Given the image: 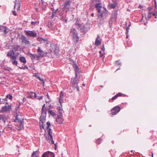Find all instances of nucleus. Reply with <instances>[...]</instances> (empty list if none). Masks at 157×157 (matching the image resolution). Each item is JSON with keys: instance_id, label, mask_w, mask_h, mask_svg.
I'll return each instance as SVG.
<instances>
[{"instance_id": "1", "label": "nucleus", "mask_w": 157, "mask_h": 157, "mask_svg": "<svg viewBox=\"0 0 157 157\" xmlns=\"http://www.w3.org/2000/svg\"><path fill=\"white\" fill-rule=\"evenodd\" d=\"M51 125L50 123L49 122H47V125L46 128L47 129L49 136L48 137V140H49V142L52 144H54V141L53 140V137L52 135V131L50 128V127Z\"/></svg>"}, {"instance_id": "2", "label": "nucleus", "mask_w": 157, "mask_h": 157, "mask_svg": "<svg viewBox=\"0 0 157 157\" xmlns=\"http://www.w3.org/2000/svg\"><path fill=\"white\" fill-rule=\"evenodd\" d=\"M70 35L72 37V39L74 43L76 44L78 42L79 40V38L78 35V33L76 30L75 29H71Z\"/></svg>"}, {"instance_id": "3", "label": "nucleus", "mask_w": 157, "mask_h": 157, "mask_svg": "<svg viewBox=\"0 0 157 157\" xmlns=\"http://www.w3.org/2000/svg\"><path fill=\"white\" fill-rule=\"evenodd\" d=\"M25 32L26 35L30 37H35L37 36V33L34 30H25Z\"/></svg>"}, {"instance_id": "4", "label": "nucleus", "mask_w": 157, "mask_h": 157, "mask_svg": "<svg viewBox=\"0 0 157 157\" xmlns=\"http://www.w3.org/2000/svg\"><path fill=\"white\" fill-rule=\"evenodd\" d=\"M147 9L148 10V15L147 17H145L147 20H148L151 18V16L154 15V12H153V8L151 7H148L147 8Z\"/></svg>"}, {"instance_id": "5", "label": "nucleus", "mask_w": 157, "mask_h": 157, "mask_svg": "<svg viewBox=\"0 0 157 157\" xmlns=\"http://www.w3.org/2000/svg\"><path fill=\"white\" fill-rule=\"evenodd\" d=\"M37 52L38 56H40V57H43L46 56L47 53L44 51L40 47H38L37 49Z\"/></svg>"}, {"instance_id": "6", "label": "nucleus", "mask_w": 157, "mask_h": 157, "mask_svg": "<svg viewBox=\"0 0 157 157\" xmlns=\"http://www.w3.org/2000/svg\"><path fill=\"white\" fill-rule=\"evenodd\" d=\"M120 110V107L119 106L114 107L111 110V114L115 115L118 113Z\"/></svg>"}, {"instance_id": "7", "label": "nucleus", "mask_w": 157, "mask_h": 157, "mask_svg": "<svg viewBox=\"0 0 157 157\" xmlns=\"http://www.w3.org/2000/svg\"><path fill=\"white\" fill-rule=\"evenodd\" d=\"M59 48L57 46L56 44L52 43L50 45V50L52 51H53L55 53H58Z\"/></svg>"}, {"instance_id": "8", "label": "nucleus", "mask_w": 157, "mask_h": 157, "mask_svg": "<svg viewBox=\"0 0 157 157\" xmlns=\"http://www.w3.org/2000/svg\"><path fill=\"white\" fill-rule=\"evenodd\" d=\"M21 39L23 44L25 45H29L30 44V41L24 35H22L21 37Z\"/></svg>"}, {"instance_id": "9", "label": "nucleus", "mask_w": 157, "mask_h": 157, "mask_svg": "<svg viewBox=\"0 0 157 157\" xmlns=\"http://www.w3.org/2000/svg\"><path fill=\"white\" fill-rule=\"evenodd\" d=\"M72 83L73 84L74 87L76 88L78 91H79V87L78 85V82L76 78H74L71 79Z\"/></svg>"}, {"instance_id": "10", "label": "nucleus", "mask_w": 157, "mask_h": 157, "mask_svg": "<svg viewBox=\"0 0 157 157\" xmlns=\"http://www.w3.org/2000/svg\"><path fill=\"white\" fill-rule=\"evenodd\" d=\"M9 31L8 29L5 26H2L0 28V33L1 34H5Z\"/></svg>"}, {"instance_id": "11", "label": "nucleus", "mask_w": 157, "mask_h": 157, "mask_svg": "<svg viewBox=\"0 0 157 157\" xmlns=\"http://www.w3.org/2000/svg\"><path fill=\"white\" fill-rule=\"evenodd\" d=\"M15 5L14 6V9H16L17 11L19 10L21 6V2L19 0L18 1L16 0L14 2Z\"/></svg>"}, {"instance_id": "12", "label": "nucleus", "mask_w": 157, "mask_h": 157, "mask_svg": "<svg viewBox=\"0 0 157 157\" xmlns=\"http://www.w3.org/2000/svg\"><path fill=\"white\" fill-rule=\"evenodd\" d=\"M12 106L11 105H8L7 106L5 105L2 107V109L3 110L5 111L9 112L12 110Z\"/></svg>"}, {"instance_id": "13", "label": "nucleus", "mask_w": 157, "mask_h": 157, "mask_svg": "<svg viewBox=\"0 0 157 157\" xmlns=\"http://www.w3.org/2000/svg\"><path fill=\"white\" fill-rule=\"evenodd\" d=\"M29 56L31 57L32 60H38L40 58V56L37 55L36 54H32L31 53L29 54Z\"/></svg>"}, {"instance_id": "14", "label": "nucleus", "mask_w": 157, "mask_h": 157, "mask_svg": "<svg viewBox=\"0 0 157 157\" xmlns=\"http://www.w3.org/2000/svg\"><path fill=\"white\" fill-rule=\"evenodd\" d=\"M124 95V94H123L121 93H118L115 96L112 97L111 99H110L109 101L110 102H112V101H111V100L113 101L117 99L118 97L122 96Z\"/></svg>"}, {"instance_id": "15", "label": "nucleus", "mask_w": 157, "mask_h": 157, "mask_svg": "<svg viewBox=\"0 0 157 157\" xmlns=\"http://www.w3.org/2000/svg\"><path fill=\"white\" fill-rule=\"evenodd\" d=\"M71 2L69 0H67L64 3V8L69 10L71 8Z\"/></svg>"}, {"instance_id": "16", "label": "nucleus", "mask_w": 157, "mask_h": 157, "mask_svg": "<svg viewBox=\"0 0 157 157\" xmlns=\"http://www.w3.org/2000/svg\"><path fill=\"white\" fill-rule=\"evenodd\" d=\"M37 40L40 42V43L48 44V40L46 39H43L42 37H38Z\"/></svg>"}, {"instance_id": "17", "label": "nucleus", "mask_w": 157, "mask_h": 157, "mask_svg": "<svg viewBox=\"0 0 157 157\" xmlns=\"http://www.w3.org/2000/svg\"><path fill=\"white\" fill-rule=\"evenodd\" d=\"M63 94L62 92H61L59 99V102L60 104L61 107H62V103L63 102Z\"/></svg>"}, {"instance_id": "18", "label": "nucleus", "mask_w": 157, "mask_h": 157, "mask_svg": "<svg viewBox=\"0 0 157 157\" xmlns=\"http://www.w3.org/2000/svg\"><path fill=\"white\" fill-rule=\"evenodd\" d=\"M29 97L30 98L34 99L37 98V95L35 93L30 92L29 93Z\"/></svg>"}, {"instance_id": "19", "label": "nucleus", "mask_w": 157, "mask_h": 157, "mask_svg": "<svg viewBox=\"0 0 157 157\" xmlns=\"http://www.w3.org/2000/svg\"><path fill=\"white\" fill-rule=\"evenodd\" d=\"M95 6L98 12L99 13H100L101 12V10L102 8L101 3H97L96 4Z\"/></svg>"}, {"instance_id": "20", "label": "nucleus", "mask_w": 157, "mask_h": 157, "mask_svg": "<svg viewBox=\"0 0 157 157\" xmlns=\"http://www.w3.org/2000/svg\"><path fill=\"white\" fill-rule=\"evenodd\" d=\"M117 16V11H114L112 12V19L113 20H116Z\"/></svg>"}, {"instance_id": "21", "label": "nucleus", "mask_w": 157, "mask_h": 157, "mask_svg": "<svg viewBox=\"0 0 157 157\" xmlns=\"http://www.w3.org/2000/svg\"><path fill=\"white\" fill-rule=\"evenodd\" d=\"M100 38V36L98 35L95 41V44L97 46H98L101 44V40Z\"/></svg>"}, {"instance_id": "22", "label": "nucleus", "mask_w": 157, "mask_h": 157, "mask_svg": "<svg viewBox=\"0 0 157 157\" xmlns=\"http://www.w3.org/2000/svg\"><path fill=\"white\" fill-rule=\"evenodd\" d=\"M63 116H61V115H58V117L56 118V121L59 123L60 124L63 123V120L62 118Z\"/></svg>"}, {"instance_id": "23", "label": "nucleus", "mask_w": 157, "mask_h": 157, "mask_svg": "<svg viewBox=\"0 0 157 157\" xmlns=\"http://www.w3.org/2000/svg\"><path fill=\"white\" fill-rule=\"evenodd\" d=\"M7 120L6 116L3 115H0V121H2L4 123Z\"/></svg>"}, {"instance_id": "24", "label": "nucleus", "mask_w": 157, "mask_h": 157, "mask_svg": "<svg viewBox=\"0 0 157 157\" xmlns=\"http://www.w3.org/2000/svg\"><path fill=\"white\" fill-rule=\"evenodd\" d=\"M19 60L21 62L23 63H25L26 62L25 58L23 56H21L20 57Z\"/></svg>"}, {"instance_id": "25", "label": "nucleus", "mask_w": 157, "mask_h": 157, "mask_svg": "<svg viewBox=\"0 0 157 157\" xmlns=\"http://www.w3.org/2000/svg\"><path fill=\"white\" fill-rule=\"evenodd\" d=\"M18 113H17L15 115V118L14 120V122H20L21 121L18 119Z\"/></svg>"}, {"instance_id": "26", "label": "nucleus", "mask_w": 157, "mask_h": 157, "mask_svg": "<svg viewBox=\"0 0 157 157\" xmlns=\"http://www.w3.org/2000/svg\"><path fill=\"white\" fill-rule=\"evenodd\" d=\"M57 9L56 10H54V9H53V10H52V16L51 17L52 18H53L56 15V12L57 11Z\"/></svg>"}, {"instance_id": "27", "label": "nucleus", "mask_w": 157, "mask_h": 157, "mask_svg": "<svg viewBox=\"0 0 157 157\" xmlns=\"http://www.w3.org/2000/svg\"><path fill=\"white\" fill-rule=\"evenodd\" d=\"M51 155L49 152H45L44 153L42 157H51Z\"/></svg>"}, {"instance_id": "28", "label": "nucleus", "mask_w": 157, "mask_h": 157, "mask_svg": "<svg viewBox=\"0 0 157 157\" xmlns=\"http://www.w3.org/2000/svg\"><path fill=\"white\" fill-rule=\"evenodd\" d=\"M20 46H18V45H16L13 48V50H12L13 52V55L15 54L14 52L17 50L18 49V48Z\"/></svg>"}, {"instance_id": "29", "label": "nucleus", "mask_w": 157, "mask_h": 157, "mask_svg": "<svg viewBox=\"0 0 157 157\" xmlns=\"http://www.w3.org/2000/svg\"><path fill=\"white\" fill-rule=\"evenodd\" d=\"M115 21H116V20L112 19V18H111L109 21V24L110 27H112L113 22Z\"/></svg>"}, {"instance_id": "30", "label": "nucleus", "mask_w": 157, "mask_h": 157, "mask_svg": "<svg viewBox=\"0 0 157 157\" xmlns=\"http://www.w3.org/2000/svg\"><path fill=\"white\" fill-rule=\"evenodd\" d=\"M62 111H63L62 107H61V106H60V107H59V115H61V116H63L62 113Z\"/></svg>"}, {"instance_id": "31", "label": "nucleus", "mask_w": 157, "mask_h": 157, "mask_svg": "<svg viewBox=\"0 0 157 157\" xmlns=\"http://www.w3.org/2000/svg\"><path fill=\"white\" fill-rule=\"evenodd\" d=\"M18 54H17V55H16L13 54L12 56L10 57V60L16 59L18 56Z\"/></svg>"}, {"instance_id": "32", "label": "nucleus", "mask_w": 157, "mask_h": 157, "mask_svg": "<svg viewBox=\"0 0 157 157\" xmlns=\"http://www.w3.org/2000/svg\"><path fill=\"white\" fill-rule=\"evenodd\" d=\"M13 52L12 50L9 51L7 54V56H9L10 58L12 56Z\"/></svg>"}, {"instance_id": "33", "label": "nucleus", "mask_w": 157, "mask_h": 157, "mask_svg": "<svg viewBox=\"0 0 157 157\" xmlns=\"http://www.w3.org/2000/svg\"><path fill=\"white\" fill-rule=\"evenodd\" d=\"M11 62L14 65L17 66V61L16 60H10Z\"/></svg>"}, {"instance_id": "34", "label": "nucleus", "mask_w": 157, "mask_h": 157, "mask_svg": "<svg viewBox=\"0 0 157 157\" xmlns=\"http://www.w3.org/2000/svg\"><path fill=\"white\" fill-rule=\"evenodd\" d=\"M48 113L51 115H52L53 116H55L56 114L55 113L53 112L52 110H49L48 111Z\"/></svg>"}, {"instance_id": "35", "label": "nucleus", "mask_w": 157, "mask_h": 157, "mask_svg": "<svg viewBox=\"0 0 157 157\" xmlns=\"http://www.w3.org/2000/svg\"><path fill=\"white\" fill-rule=\"evenodd\" d=\"M39 23V21H32L31 22V24L32 25H38Z\"/></svg>"}, {"instance_id": "36", "label": "nucleus", "mask_w": 157, "mask_h": 157, "mask_svg": "<svg viewBox=\"0 0 157 157\" xmlns=\"http://www.w3.org/2000/svg\"><path fill=\"white\" fill-rule=\"evenodd\" d=\"M12 96L11 94H8L6 96V100L8 98L9 99L11 100L12 99Z\"/></svg>"}, {"instance_id": "37", "label": "nucleus", "mask_w": 157, "mask_h": 157, "mask_svg": "<svg viewBox=\"0 0 157 157\" xmlns=\"http://www.w3.org/2000/svg\"><path fill=\"white\" fill-rule=\"evenodd\" d=\"M115 64L117 65L121 66V63L120 60H118L115 61Z\"/></svg>"}, {"instance_id": "38", "label": "nucleus", "mask_w": 157, "mask_h": 157, "mask_svg": "<svg viewBox=\"0 0 157 157\" xmlns=\"http://www.w3.org/2000/svg\"><path fill=\"white\" fill-rule=\"evenodd\" d=\"M73 66L75 69L77 68L78 67V66L76 64L75 62H73Z\"/></svg>"}, {"instance_id": "39", "label": "nucleus", "mask_w": 157, "mask_h": 157, "mask_svg": "<svg viewBox=\"0 0 157 157\" xmlns=\"http://www.w3.org/2000/svg\"><path fill=\"white\" fill-rule=\"evenodd\" d=\"M75 75L76 76L77 74L79 73V68L78 67L77 68H76L75 69Z\"/></svg>"}, {"instance_id": "40", "label": "nucleus", "mask_w": 157, "mask_h": 157, "mask_svg": "<svg viewBox=\"0 0 157 157\" xmlns=\"http://www.w3.org/2000/svg\"><path fill=\"white\" fill-rule=\"evenodd\" d=\"M46 112L45 110H41V114L42 115H43V116L46 115Z\"/></svg>"}, {"instance_id": "41", "label": "nucleus", "mask_w": 157, "mask_h": 157, "mask_svg": "<svg viewBox=\"0 0 157 157\" xmlns=\"http://www.w3.org/2000/svg\"><path fill=\"white\" fill-rule=\"evenodd\" d=\"M37 151H33V154L32 155H31L32 157H33V156H34V155H35V156H36V154H37Z\"/></svg>"}, {"instance_id": "42", "label": "nucleus", "mask_w": 157, "mask_h": 157, "mask_svg": "<svg viewBox=\"0 0 157 157\" xmlns=\"http://www.w3.org/2000/svg\"><path fill=\"white\" fill-rule=\"evenodd\" d=\"M130 25L129 24L128 27H126V33L127 34H128V31H129V26H130Z\"/></svg>"}, {"instance_id": "43", "label": "nucleus", "mask_w": 157, "mask_h": 157, "mask_svg": "<svg viewBox=\"0 0 157 157\" xmlns=\"http://www.w3.org/2000/svg\"><path fill=\"white\" fill-rule=\"evenodd\" d=\"M101 139L99 138V139H98L97 140V141H96L97 144H100L101 143Z\"/></svg>"}, {"instance_id": "44", "label": "nucleus", "mask_w": 157, "mask_h": 157, "mask_svg": "<svg viewBox=\"0 0 157 157\" xmlns=\"http://www.w3.org/2000/svg\"><path fill=\"white\" fill-rule=\"evenodd\" d=\"M155 16V18H157V11L156 10H155L154 11V15H153Z\"/></svg>"}, {"instance_id": "45", "label": "nucleus", "mask_w": 157, "mask_h": 157, "mask_svg": "<svg viewBox=\"0 0 157 157\" xmlns=\"http://www.w3.org/2000/svg\"><path fill=\"white\" fill-rule=\"evenodd\" d=\"M99 53L100 54V57H103L104 56V52L102 53L101 51H100Z\"/></svg>"}, {"instance_id": "46", "label": "nucleus", "mask_w": 157, "mask_h": 157, "mask_svg": "<svg viewBox=\"0 0 157 157\" xmlns=\"http://www.w3.org/2000/svg\"><path fill=\"white\" fill-rule=\"evenodd\" d=\"M37 78L40 81H42L43 82V84L44 83V81L43 79L41 78L39 76H38Z\"/></svg>"}, {"instance_id": "47", "label": "nucleus", "mask_w": 157, "mask_h": 157, "mask_svg": "<svg viewBox=\"0 0 157 157\" xmlns=\"http://www.w3.org/2000/svg\"><path fill=\"white\" fill-rule=\"evenodd\" d=\"M116 7V5L114 4H111V8H115Z\"/></svg>"}, {"instance_id": "48", "label": "nucleus", "mask_w": 157, "mask_h": 157, "mask_svg": "<svg viewBox=\"0 0 157 157\" xmlns=\"http://www.w3.org/2000/svg\"><path fill=\"white\" fill-rule=\"evenodd\" d=\"M13 13L14 15L15 16H16L17 15V14L15 10H13L12 12Z\"/></svg>"}, {"instance_id": "49", "label": "nucleus", "mask_w": 157, "mask_h": 157, "mask_svg": "<svg viewBox=\"0 0 157 157\" xmlns=\"http://www.w3.org/2000/svg\"><path fill=\"white\" fill-rule=\"evenodd\" d=\"M42 98H43V96H39V97L38 96L37 97V98H36L38 100H41V99H42Z\"/></svg>"}, {"instance_id": "50", "label": "nucleus", "mask_w": 157, "mask_h": 157, "mask_svg": "<svg viewBox=\"0 0 157 157\" xmlns=\"http://www.w3.org/2000/svg\"><path fill=\"white\" fill-rule=\"evenodd\" d=\"M101 50L103 51L104 52V51H105V48H104V45H103V46L102 47H101Z\"/></svg>"}, {"instance_id": "51", "label": "nucleus", "mask_w": 157, "mask_h": 157, "mask_svg": "<svg viewBox=\"0 0 157 157\" xmlns=\"http://www.w3.org/2000/svg\"><path fill=\"white\" fill-rule=\"evenodd\" d=\"M103 17V13H101L100 15H98V17Z\"/></svg>"}, {"instance_id": "52", "label": "nucleus", "mask_w": 157, "mask_h": 157, "mask_svg": "<svg viewBox=\"0 0 157 157\" xmlns=\"http://www.w3.org/2000/svg\"><path fill=\"white\" fill-rule=\"evenodd\" d=\"M87 29L86 28V27H85V30H83L82 31H83V32L84 33H86V31H87Z\"/></svg>"}, {"instance_id": "53", "label": "nucleus", "mask_w": 157, "mask_h": 157, "mask_svg": "<svg viewBox=\"0 0 157 157\" xmlns=\"http://www.w3.org/2000/svg\"><path fill=\"white\" fill-rule=\"evenodd\" d=\"M28 69V68L25 65L24 67H23V69Z\"/></svg>"}, {"instance_id": "54", "label": "nucleus", "mask_w": 157, "mask_h": 157, "mask_svg": "<svg viewBox=\"0 0 157 157\" xmlns=\"http://www.w3.org/2000/svg\"><path fill=\"white\" fill-rule=\"evenodd\" d=\"M95 2H100V0H93Z\"/></svg>"}, {"instance_id": "55", "label": "nucleus", "mask_w": 157, "mask_h": 157, "mask_svg": "<svg viewBox=\"0 0 157 157\" xmlns=\"http://www.w3.org/2000/svg\"><path fill=\"white\" fill-rule=\"evenodd\" d=\"M45 104H44V105L42 106V110L44 109V107H45Z\"/></svg>"}, {"instance_id": "56", "label": "nucleus", "mask_w": 157, "mask_h": 157, "mask_svg": "<svg viewBox=\"0 0 157 157\" xmlns=\"http://www.w3.org/2000/svg\"><path fill=\"white\" fill-rule=\"evenodd\" d=\"M46 96H47V98L49 99L50 100V97H49V96L48 94H47V95H46Z\"/></svg>"}, {"instance_id": "57", "label": "nucleus", "mask_w": 157, "mask_h": 157, "mask_svg": "<svg viewBox=\"0 0 157 157\" xmlns=\"http://www.w3.org/2000/svg\"><path fill=\"white\" fill-rule=\"evenodd\" d=\"M40 127H42V128H44V126L43 124H40Z\"/></svg>"}, {"instance_id": "58", "label": "nucleus", "mask_w": 157, "mask_h": 157, "mask_svg": "<svg viewBox=\"0 0 157 157\" xmlns=\"http://www.w3.org/2000/svg\"><path fill=\"white\" fill-rule=\"evenodd\" d=\"M20 127H21H21H23V125L22 124H21V123L20 124Z\"/></svg>"}, {"instance_id": "59", "label": "nucleus", "mask_w": 157, "mask_h": 157, "mask_svg": "<svg viewBox=\"0 0 157 157\" xmlns=\"http://www.w3.org/2000/svg\"><path fill=\"white\" fill-rule=\"evenodd\" d=\"M91 16L92 17H93L94 16V14L93 13H91Z\"/></svg>"}, {"instance_id": "60", "label": "nucleus", "mask_w": 157, "mask_h": 157, "mask_svg": "<svg viewBox=\"0 0 157 157\" xmlns=\"http://www.w3.org/2000/svg\"><path fill=\"white\" fill-rule=\"evenodd\" d=\"M153 154L152 153V157H153Z\"/></svg>"}, {"instance_id": "61", "label": "nucleus", "mask_w": 157, "mask_h": 157, "mask_svg": "<svg viewBox=\"0 0 157 157\" xmlns=\"http://www.w3.org/2000/svg\"><path fill=\"white\" fill-rule=\"evenodd\" d=\"M101 88H102L103 87V86H101Z\"/></svg>"}, {"instance_id": "62", "label": "nucleus", "mask_w": 157, "mask_h": 157, "mask_svg": "<svg viewBox=\"0 0 157 157\" xmlns=\"http://www.w3.org/2000/svg\"><path fill=\"white\" fill-rule=\"evenodd\" d=\"M23 67H21V68H20V69H23Z\"/></svg>"}, {"instance_id": "63", "label": "nucleus", "mask_w": 157, "mask_h": 157, "mask_svg": "<svg viewBox=\"0 0 157 157\" xmlns=\"http://www.w3.org/2000/svg\"><path fill=\"white\" fill-rule=\"evenodd\" d=\"M120 69V68H119L118 69H117V70H119Z\"/></svg>"}, {"instance_id": "64", "label": "nucleus", "mask_w": 157, "mask_h": 157, "mask_svg": "<svg viewBox=\"0 0 157 157\" xmlns=\"http://www.w3.org/2000/svg\"><path fill=\"white\" fill-rule=\"evenodd\" d=\"M35 157H37V155H36Z\"/></svg>"}]
</instances>
